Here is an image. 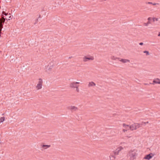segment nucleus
<instances>
[{
    "label": "nucleus",
    "mask_w": 160,
    "mask_h": 160,
    "mask_svg": "<svg viewBox=\"0 0 160 160\" xmlns=\"http://www.w3.org/2000/svg\"><path fill=\"white\" fill-rule=\"evenodd\" d=\"M123 149V148L122 147H120L118 148L115 152H114V154L115 155H117L118 154L119 152L120 151H121Z\"/></svg>",
    "instance_id": "obj_10"
},
{
    "label": "nucleus",
    "mask_w": 160,
    "mask_h": 160,
    "mask_svg": "<svg viewBox=\"0 0 160 160\" xmlns=\"http://www.w3.org/2000/svg\"><path fill=\"white\" fill-rule=\"evenodd\" d=\"M5 120L4 117H1L0 118V122H3Z\"/></svg>",
    "instance_id": "obj_19"
},
{
    "label": "nucleus",
    "mask_w": 160,
    "mask_h": 160,
    "mask_svg": "<svg viewBox=\"0 0 160 160\" xmlns=\"http://www.w3.org/2000/svg\"><path fill=\"white\" fill-rule=\"evenodd\" d=\"M158 36H160V34H159L158 35Z\"/></svg>",
    "instance_id": "obj_25"
},
{
    "label": "nucleus",
    "mask_w": 160,
    "mask_h": 160,
    "mask_svg": "<svg viewBox=\"0 0 160 160\" xmlns=\"http://www.w3.org/2000/svg\"><path fill=\"white\" fill-rule=\"evenodd\" d=\"M149 21H148V22L147 23H144V26H148V25L149 24Z\"/></svg>",
    "instance_id": "obj_21"
},
{
    "label": "nucleus",
    "mask_w": 160,
    "mask_h": 160,
    "mask_svg": "<svg viewBox=\"0 0 160 160\" xmlns=\"http://www.w3.org/2000/svg\"><path fill=\"white\" fill-rule=\"evenodd\" d=\"M148 3L149 4V3H150V2H148Z\"/></svg>",
    "instance_id": "obj_28"
},
{
    "label": "nucleus",
    "mask_w": 160,
    "mask_h": 160,
    "mask_svg": "<svg viewBox=\"0 0 160 160\" xmlns=\"http://www.w3.org/2000/svg\"><path fill=\"white\" fill-rule=\"evenodd\" d=\"M143 52L145 54L146 56H148L149 55V53L148 51H145Z\"/></svg>",
    "instance_id": "obj_17"
},
{
    "label": "nucleus",
    "mask_w": 160,
    "mask_h": 160,
    "mask_svg": "<svg viewBox=\"0 0 160 160\" xmlns=\"http://www.w3.org/2000/svg\"><path fill=\"white\" fill-rule=\"evenodd\" d=\"M150 158H152V156L151 155Z\"/></svg>",
    "instance_id": "obj_27"
},
{
    "label": "nucleus",
    "mask_w": 160,
    "mask_h": 160,
    "mask_svg": "<svg viewBox=\"0 0 160 160\" xmlns=\"http://www.w3.org/2000/svg\"><path fill=\"white\" fill-rule=\"evenodd\" d=\"M139 44L140 45H142L143 44V42H140L139 43Z\"/></svg>",
    "instance_id": "obj_23"
},
{
    "label": "nucleus",
    "mask_w": 160,
    "mask_h": 160,
    "mask_svg": "<svg viewBox=\"0 0 160 160\" xmlns=\"http://www.w3.org/2000/svg\"><path fill=\"white\" fill-rule=\"evenodd\" d=\"M146 123L142 122L141 123H135L129 126V129L131 130H136L137 129L140 127L142 126L145 125Z\"/></svg>",
    "instance_id": "obj_3"
},
{
    "label": "nucleus",
    "mask_w": 160,
    "mask_h": 160,
    "mask_svg": "<svg viewBox=\"0 0 160 160\" xmlns=\"http://www.w3.org/2000/svg\"><path fill=\"white\" fill-rule=\"evenodd\" d=\"M158 20V18H157L153 17H152L151 22L152 24H156V22H157Z\"/></svg>",
    "instance_id": "obj_9"
},
{
    "label": "nucleus",
    "mask_w": 160,
    "mask_h": 160,
    "mask_svg": "<svg viewBox=\"0 0 160 160\" xmlns=\"http://www.w3.org/2000/svg\"><path fill=\"white\" fill-rule=\"evenodd\" d=\"M70 108L71 110L74 111H76L78 109L77 107L75 106H71L70 107Z\"/></svg>",
    "instance_id": "obj_15"
},
{
    "label": "nucleus",
    "mask_w": 160,
    "mask_h": 160,
    "mask_svg": "<svg viewBox=\"0 0 160 160\" xmlns=\"http://www.w3.org/2000/svg\"><path fill=\"white\" fill-rule=\"evenodd\" d=\"M53 67V64L52 62H50L45 65L44 70L47 73H50L52 71Z\"/></svg>",
    "instance_id": "obj_2"
},
{
    "label": "nucleus",
    "mask_w": 160,
    "mask_h": 160,
    "mask_svg": "<svg viewBox=\"0 0 160 160\" xmlns=\"http://www.w3.org/2000/svg\"><path fill=\"white\" fill-rule=\"evenodd\" d=\"M12 18V17L11 16V15H10V16L9 17L8 19V20H10V19H11Z\"/></svg>",
    "instance_id": "obj_24"
},
{
    "label": "nucleus",
    "mask_w": 160,
    "mask_h": 160,
    "mask_svg": "<svg viewBox=\"0 0 160 160\" xmlns=\"http://www.w3.org/2000/svg\"><path fill=\"white\" fill-rule=\"evenodd\" d=\"M94 59V58L93 56L90 55L85 56L83 58V60L84 62L93 61Z\"/></svg>",
    "instance_id": "obj_4"
},
{
    "label": "nucleus",
    "mask_w": 160,
    "mask_h": 160,
    "mask_svg": "<svg viewBox=\"0 0 160 160\" xmlns=\"http://www.w3.org/2000/svg\"><path fill=\"white\" fill-rule=\"evenodd\" d=\"M119 61L123 63H125L130 62V60L129 59H125V58H119Z\"/></svg>",
    "instance_id": "obj_8"
},
{
    "label": "nucleus",
    "mask_w": 160,
    "mask_h": 160,
    "mask_svg": "<svg viewBox=\"0 0 160 160\" xmlns=\"http://www.w3.org/2000/svg\"><path fill=\"white\" fill-rule=\"evenodd\" d=\"M149 18H148V20H149Z\"/></svg>",
    "instance_id": "obj_26"
},
{
    "label": "nucleus",
    "mask_w": 160,
    "mask_h": 160,
    "mask_svg": "<svg viewBox=\"0 0 160 160\" xmlns=\"http://www.w3.org/2000/svg\"><path fill=\"white\" fill-rule=\"evenodd\" d=\"M122 127L123 128L122 130V131L123 132H127L128 130H130L129 125H127L125 123L122 124Z\"/></svg>",
    "instance_id": "obj_7"
},
{
    "label": "nucleus",
    "mask_w": 160,
    "mask_h": 160,
    "mask_svg": "<svg viewBox=\"0 0 160 160\" xmlns=\"http://www.w3.org/2000/svg\"><path fill=\"white\" fill-rule=\"evenodd\" d=\"M151 4H152V5H158L159 4L158 3H151Z\"/></svg>",
    "instance_id": "obj_22"
},
{
    "label": "nucleus",
    "mask_w": 160,
    "mask_h": 160,
    "mask_svg": "<svg viewBox=\"0 0 160 160\" xmlns=\"http://www.w3.org/2000/svg\"><path fill=\"white\" fill-rule=\"evenodd\" d=\"M155 84H160V79H159L157 78L153 80L152 84L154 85Z\"/></svg>",
    "instance_id": "obj_11"
},
{
    "label": "nucleus",
    "mask_w": 160,
    "mask_h": 160,
    "mask_svg": "<svg viewBox=\"0 0 160 160\" xmlns=\"http://www.w3.org/2000/svg\"><path fill=\"white\" fill-rule=\"evenodd\" d=\"M138 155V150L133 149L128 151L127 156L129 160H134L136 159Z\"/></svg>",
    "instance_id": "obj_1"
},
{
    "label": "nucleus",
    "mask_w": 160,
    "mask_h": 160,
    "mask_svg": "<svg viewBox=\"0 0 160 160\" xmlns=\"http://www.w3.org/2000/svg\"><path fill=\"white\" fill-rule=\"evenodd\" d=\"M2 14L3 15H2V16L3 17H4V15H8V13H6L5 12H4V11H3L2 12Z\"/></svg>",
    "instance_id": "obj_20"
},
{
    "label": "nucleus",
    "mask_w": 160,
    "mask_h": 160,
    "mask_svg": "<svg viewBox=\"0 0 160 160\" xmlns=\"http://www.w3.org/2000/svg\"><path fill=\"white\" fill-rule=\"evenodd\" d=\"M115 156L112 155H111L110 156V159L111 160H114L115 159Z\"/></svg>",
    "instance_id": "obj_18"
},
{
    "label": "nucleus",
    "mask_w": 160,
    "mask_h": 160,
    "mask_svg": "<svg viewBox=\"0 0 160 160\" xmlns=\"http://www.w3.org/2000/svg\"><path fill=\"white\" fill-rule=\"evenodd\" d=\"M95 86V83L93 82H90L88 84V86L89 87H94Z\"/></svg>",
    "instance_id": "obj_13"
},
{
    "label": "nucleus",
    "mask_w": 160,
    "mask_h": 160,
    "mask_svg": "<svg viewBox=\"0 0 160 160\" xmlns=\"http://www.w3.org/2000/svg\"><path fill=\"white\" fill-rule=\"evenodd\" d=\"M41 148L43 150H45L47 149L48 148H49L51 146L50 145H44L42 144L41 146Z\"/></svg>",
    "instance_id": "obj_12"
},
{
    "label": "nucleus",
    "mask_w": 160,
    "mask_h": 160,
    "mask_svg": "<svg viewBox=\"0 0 160 160\" xmlns=\"http://www.w3.org/2000/svg\"><path fill=\"white\" fill-rule=\"evenodd\" d=\"M43 80L41 78H39L35 86V88L37 90L41 89L42 87Z\"/></svg>",
    "instance_id": "obj_6"
},
{
    "label": "nucleus",
    "mask_w": 160,
    "mask_h": 160,
    "mask_svg": "<svg viewBox=\"0 0 160 160\" xmlns=\"http://www.w3.org/2000/svg\"><path fill=\"white\" fill-rule=\"evenodd\" d=\"M79 82H70L69 84V87L71 88H76V91L77 92L79 91V89L78 88V86L77 85V84H79Z\"/></svg>",
    "instance_id": "obj_5"
},
{
    "label": "nucleus",
    "mask_w": 160,
    "mask_h": 160,
    "mask_svg": "<svg viewBox=\"0 0 160 160\" xmlns=\"http://www.w3.org/2000/svg\"><path fill=\"white\" fill-rule=\"evenodd\" d=\"M144 159H145L148 160H149L150 159V154L146 155L144 157Z\"/></svg>",
    "instance_id": "obj_14"
},
{
    "label": "nucleus",
    "mask_w": 160,
    "mask_h": 160,
    "mask_svg": "<svg viewBox=\"0 0 160 160\" xmlns=\"http://www.w3.org/2000/svg\"><path fill=\"white\" fill-rule=\"evenodd\" d=\"M111 58L112 60H116L118 58L115 57L114 56H112L111 57Z\"/></svg>",
    "instance_id": "obj_16"
}]
</instances>
